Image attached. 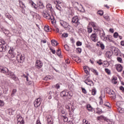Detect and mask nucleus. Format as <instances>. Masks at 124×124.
Instances as JSON below:
<instances>
[{"label": "nucleus", "instance_id": "1", "mask_svg": "<svg viewBox=\"0 0 124 124\" xmlns=\"http://www.w3.org/2000/svg\"><path fill=\"white\" fill-rule=\"evenodd\" d=\"M0 72L3 74H5V75H8L13 80H16L17 79V77L14 73L11 72V71H9L8 68L6 67H0Z\"/></svg>", "mask_w": 124, "mask_h": 124}, {"label": "nucleus", "instance_id": "2", "mask_svg": "<svg viewBox=\"0 0 124 124\" xmlns=\"http://www.w3.org/2000/svg\"><path fill=\"white\" fill-rule=\"evenodd\" d=\"M60 95L62 97H66L67 99H70L73 95L72 92H68L67 91H62L60 93Z\"/></svg>", "mask_w": 124, "mask_h": 124}, {"label": "nucleus", "instance_id": "3", "mask_svg": "<svg viewBox=\"0 0 124 124\" xmlns=\"http://www.w3.org/2000/svg\"><path fill=\"white\" fill-rule=\"evenodd\" d=\"M60 24L61 26H62V27L66 28L67 31H73V28H72V27H71V26L68 25V23L64 21L63 20H61Z\"/></svg>", "mask_w": 124, "mask_h": 124}, {"label": "nucleus", "instance_id": "4", "mask_svg": "<svg viewBox=\"0 0 124 124\" xmlns=\"http://www.w3.org/2000/svg\"><path fill=\"white\" fill-rule=\"evenodd\" d=\"M16 60L18 62L22 63L25 61V56L18 53L16 56Z\"/></svg>", "mask_w": 124, "mask_h": 124}, {"label": "nucleus", "instance_id": "5", "mask_svg": "<svg viewBox=\"0 0 124 124\" xmlns=\"http://www.w3.org/2000/svg\"><path fill=\"white\" fill-rule=\"evenodd\" d=\"M65 108L69 112V115H72V114H73V108H72V105H71V104L68 103L66 104Z\"/></svg>", "mask_w": 124, "mask_h": 124}, {"label": "nucleus", "instance_id": "6", "mask_svg": "<svg viewBox=\"0 0 124 124\" xmlns=\"http://www.w3.org/2000/svg\"><path fill=\"white\" fill-rule=\"evenodd\" d=\"M40 104H41V98H38L36 99L35 101L34 102V106L36 108L40 106Z\"/></svg>", "mask_w": 124, "mask_h": 124}, {"label": "nucleus", "instance_id": "7", "mask_svg": "<svg viewBox=\"0 0 124 124\" xmlns=\"http://www.w3.org/2000/svg\"><path fill=\"white\" fill-rule=\"evenodd\" d=\"M35 66L36 68H38V69H40V68L43 66V63L40 60H37L36 61Z\"/></svg>", "mask_w": 124, "mask_h": 124}, {"label": "nucleus", "instance_id": "8", "mask_svg": "<svg viewBox=\"0 0 124 124\" xmlns=\"http://www.w3.org/2000/svg\"><path fill=\"white\" fill-rule=\"evenodd\" d=\"M25 121H24V118L21 116H17V124H24Z\"/></svg>", "mask_w": 124, "mask_h": 124}, {"label": "nucleus", "instance_id": "9", "mask_svg": "<svg viewBox=\"0 0 124 124\" xmlns=\"http://www.w3.org/2000/svg\"><path fill=\"white\" fill-rule=\"evenodd\" d=\"M100 36L102 40H107V37H106V36L105 35V32H104V31H101L100 32Z\"/></svg>", "mask_w": 124, "mask_h": 124}, {"label": "nucleus", "instance_id": "10", "mask_svg": "<svg viewBox=\"0 0 124 124\" xmlns=\"http://www.w3.org/2000/svg\"><path fill=\"white\" fill-rule=\"evenodd\" d=\"M7 45H0V52H5L6 51Z\"/></svg>", "mask_w": 124, "mask_h": 124}, {"label": "nucleus", "instance_id": "11", "mask_svg": "<svg viewBox=\"0 0 124 124\" xmlns=\"http://www.w3.org/2000/svg\"><path fill=\"white\" fill-rule=\"evenodd\" d=\"M84 82L87 84V85H88L89 86H92V85L93 84V81L91 80V79L89 78L85 79Z\"/></svg>", "mask_w": 124, "mask_h": 124}, {"label": "nucleus", "instance_id": "12", "mask_svg": "<svg viewBox=\"0 0 124 124\" xmlns=\"http://www.w3.org/2000/svg\"><path fill=\"white\" fill-rule=\"evenodd\" d=\"M116 69L118 72H122L123 71V66L121 64H117Z\"/></svg>", "mask_w": 124, "mask_h": 124}, {"label": "nucleus", "instance_id": "13", "mask_svg": "<svg viewBox=\"0 0 124 124\" xmlns=\"http://www.w3.org/2000/svg\"><path fill=\"white\" fill-rule=\"evenodd\" d=\"M72 59L75 62H78V63H79L81 62V59H80V58H79L77 56H76V57L73 56Z\"/></svg>", "mask_w": 124, "mask_h": 124}, {"label": "nucleus", "instance_id": "14", "mask_svg": "<svg viewBox=\"0 0 124 124\" xmlns=\"http://www.w3.org/2000/svg\"><path fill=\"white\" fill-rule=\"evenodd\" d=\"M96 37H97V36H96V34L93 33L91 35V38L93 41H94V42H95L96 41Z\"/></svg>", "mask_w": 124, "mask_h": 124}, {"label": "nucleus", "instance_id": "15", "mask_svg": "<svg viewBox=\"0 0 124 124\" xmlns=\"http://www.w3.org/2000/svg\"><path fill=\"white\" fill-rule=\"evenodd\" d=\"M97 46H98V47H100L102 50H104V49H105V46H104V44L102 43L98 42L97 44Z\"/></svg>", "mask_w": 124, "mask_h": 124}, {"label": "nucleus", "instance_id": "16", "mask_svg": "<svg viewBox=\"0 0 124 124\" xmlns=\"http://www.w3.org/2000/svg\"><path fill=\"white\" fill-rule=\"evenodd\" d=\"M118 80V78L117 77H113L111 79V82L114 85H116L117 83V80Z\"/></svg>", "mask_w": 124, "mask_h": 124}, {"label": "nucleus", "instance_id": "17", "mask_svg": "<svg viewBox=\"0 0 124 124\" xmlns=\"http://www.w3.org/2000/svg\"><path fill=\"white\" fill-rule=\"evenodd\" d=\"M78 21H79V19L77 16H74L72 19V22H73V23H75V24H77V23H78Z\"/></svg>", "mask_w": 124, "mask_h": 124}, {"label": "nucleus", "instance_id": "18", "mask_svg": "<svg viewBox=\"0 0 124 124\" xmlns=\"http://www.w3.org/2000/svg\"><path fill=\"white\" fill-rule=\"evenodd\" d=\"M112 55H113V53L110 51H107L106 53V57L108 58V59H110V58L112 57Z\"/></svg>", "mask_w": 124, "mask_h": 124}, {"label": "nucleus", "instance_id": "19", "mask_svg": "<svg viewBox=\"0 0 124 124\" xmlns=\"http://www.w3.org/2000/svg\"><path fill=\"white\" fill-rule=\"evenodd\" d=\"M47 121L49 124H53V119H52V117H51V115L48 116L47 119Z\"/></svg>", "mask_w": 124, "mask_h": 124}, {"label": "nucleus", "instance_id": "20", "mask_svg": "<svg viewBox=\"0 0 124 124\" xmlns=\"http://www.w3.org/2000/svg\"><path fill=\"white\" fill-rule=\"evenodd\" d=\"M89 26H90V27L91 26H92V27H93L94 31H99L98 29H96V27H95V23H94V22L90 23Z\"/></svg>", "mask_w": 124, "mask_h": 124}, {"label": "nucleus", "instance_id": "21", "mask_svg": "<svg viewBox=\"0 0 124 124\" xmlns=\"http://www.w3.org/2000/svg\"><path fill=\"white\" fill-rule=\"evenodd\" d=\"M87 109L89 112H93V107L91 105H87Z\"/></svg>", "mask_w": 124, "mask_h": 124}, {"label": "nucleus", "instance_id": "22", "mask_svg": "<svg viewBox=\"0 0 124 124\" xmlns=\"http://www.w3.org/2000/svg\"><path fill=\"white\" fill-rule=\"evenodd\" d=\"M46 8L48 9V10H49V11H50V12H51V11L53 10V9L52 8V5L50 4H48L46 5Z\"/></svg>", "mask_w": 124, "mask_h": 124}, {"label": "nucleus", "instance_id": "23", "mask_svg": "<svg viewBox=\"0 0 124 124\" xmlns=\"http://www.w3.org/2000/svg\"><path fill=\"white\" fill-rule=\"evenodd\" d=\"M51 44L53 46H57L58 45V42L55 40H51Z\"/></svg>", "mask_w": 124, "mask_h": 124}, {"label": "nucleus", "instance_id": "24", "mask_svg": "<svg viewBox=\"0 0 124 124\" xmlns=\"http://www.w3.org/2000/svg\"><path fill=\"white\" fill-rule=\"evenodd\" d=\"M97 119L98 120H106V117H105L103 115H102L101 116H98Z\"/></svg>", "mask_w": 124, "mask_h": 124}, {"label": "nucleus", "instance_id": "25", "mask_svg": "<svg viewBox=\"0 0 124 124\" xmlns=\"http://www.w3.org/2000/svg\"><path fill=\"white\" fill-rule=\"evenodd\" d=\"M57 55L59 56V57H62V51H61V49H58L56 52Z\"/></svg>", "mask_w": 124, "mask_h": 124}, {"label": "nucleus", "instance_id": "26", "mask_svg": "<svg viewBox=\"0 0 124 124\" xmlns=\"http://www.w3.org/2000/svg\"><path fill=\"white\" fill-rule=\"evenodd\" d=\"M45 31H51V29L49 28V26L46 25V26L45 27Z\"/></svg>", "mask_w": 124, "mask_h": 124}, {"label": "nucleus", "instance_id": "27", "mask_svg": "<svg viewBox=\"0 0 124 124\" xmlns=\"http://www.w3.org/2000/svg\"><path fill=\"white\" fill-rule=\"evenodd\" d=\"M83 69H84V72H85V73H86V74H89L90 72H89V71H88V69H89V67H84Z\"/></svg>", "mask_w": 124, "mask_h": 124}, {"label": "nucleus", "instance_id": "28", "mask_svg": "<svg viewBox=\"0 0 124 124\" xmlns=\"http://www.w3.org/2000/svg\"><path fill=\"white\" fill-rule=\"evenodd\" d=\"M105 71L108 75H111V71L109 70L108 68H105Z\"/></svg>", "mask_w": 124, "mask_h": 124}, {"label": "nucleus", "instance_id": "29", "mask_svg": "<svg viewBox=\"0 0 124 124\" xmlns=\"http://www.w3.org/2000/svg\"><path fill=\"white\" fill-rule=\"evenodd\" d=\"M104 18H105V19L106 20H107V21H110V17H109V16H108V15L106 14L104 16Z\"/></svg>", "mask_w": 124, "mask_h": 124}, {"label": "nucleus", "instance_id": "30", "mask_svg": "<svg viewBox=\"0 0 124 124\" xmlns=\"http://www.w3.org/2000/svg\"><path fill=\"white\" fill-rule=\"evenodd\" d=\"M92 93L93 95H95L96 94V90L95 89H92Z\"/></svg>", "mask_w": 124, "mask_h": 124}, {"label": "nucleus", "instance_id": "31", "mask_svg": "<svg viewBox=\"0 0 124 124\" xmlns=\"http://www.w3.org/2000/svg\"><path fill=\"white\" fill-rule=\"evenodd\" d=\"M54 88H56V89H57V90H59V89H60V88H61V85L59 83H57L56 84L55 86H54Z\"/></svg>", "mask_w": 124, "mask_h": 124}, {"label": "nucleus", "instance_id": "32", "mask_svg": "<svg viewBox=\"0 0 124 124\" xmlns=\"http://www.w3.org/2000/svg\"><path fill=\"white\" fill-rule=\"evenodd\" d=\"M62 119H63L64 122H66L67 121H68V118H67V117H66L65 116H62Z\"/></svg>", "mask_w": 124, "mask_h": 124}, {"label": "nucleus", "instance_id": "33", "mask_svg": "<svg viewBox=\"0 0 124 124\" xmlns=\"http://www.w3.org/2000/svg\"><path fill=\"white\" fill-rule=\"evenodd\" d=\"M44 17L45 18H50L51 16L48 14H44Z\"/></svg>", "mask_w": 124, "mask_h": 124}, {"label": "nucleus", "instance_id": "34", "mask_svg": "<svg viewBox=\"0 0 124 124\" xmlns=\"http://www.w3.org/2000/svg\"><path fill=\"white\" fill-rule=\"evenodd\" d=\"M17 92V90L16 89H13V91L12 92L11 96H14V94L16 93V92Z\"/></svg>", "mask_w": 124, "mask_h": 124}, {"label": "nucleus", "instance_id": "35", "mask_svg": "<svg viewBox=\"0 0 124 124\" xmlns=\"http://www.w3.org/2000/svg\"><path fill=\"white\" fill-rule=\"evenodd\" d=\"M105 106L107 107H108L109 108H111V105H110V103L106 102L105 103Z\"/></svg>", "mask_w": 124, "mask_h": 124}, {"label": "nucleus", "instance_id": "36", "mask_svg": "<svg viewBox=\"0 0 124 124\" xmlns=\"http://www.w3.org/2000/svg\"><path fill=\"white\" fill-rule=\"evenodd\" d=\"M0 45H6V44H5L4 41L0 40Z\"/></svg>", "mask_w": 124, "mask_h": 124}, {"label": "nucleus", "instance_id": "37", "mask_svg": "<svg viewBox=\"0 0 124 124\" xmlns=\"http://www.w3.org/2000/svg\"><path fill=\"white\" fill-rule=\"evenodd\" d=\"M101 108H97V111H96V113L97 114H100V113L101 112Z\"/></svg>", "mask_w": 124, "mask_h": 124}, {"label": "nucleus", "instance_id": "38", "mask_svg": "<svg viewBox=\"0 0 124 124\" xmlns=\"http://www.w3.org/2000/svg\"><path fill=\"white\" fill-rule=\"evenodd\" d=\"M64 49L66 50V51L69 50V46L67 45H65L64 46Z\"/></svg>", "mask_w": 124, "mask_h": 124}, {"label": "nucleus", "instance_id": "39", "mask_svg": "<svg viewBox=\"0 0 124 124\" xmlns=\"http://www.w3.org/2000/svg\"><path fill=\"white\" fill-rule=\"evenodd\" d=\"M113 36L115 38H118V36H119V33H118L117 32H115L113 34Z\"/></svg>", "mask_w": 124, "mask_h": 124}, {"label": "nucleus", "instance_id": "40", "mask_svg": "<svg viewBox=\"0 0 124 124\" xmlns=\"http://www.w3.org/2000/svg\"><path fill=\"white\" fill-rule=\"evenodd\" d=\"M103 11L102 10H99V11H98V14H99V15H100V16H102V15H103Z\"/></svg>", "mask_w": 124, "mask_h": 124}, {"label": "nucleus", "instance_id": "41", "mask_svg": "<svg viewBox=\"0 0 124 124\" xmlns=\"http://www.w3.org/2000/svg\"><path fill=\"white\" fill-rule=\"evenodd\" d=\"M31 84H32V81H29V79L28 81H27L26 82V85H27V86H29L30 85H31Z\"/></svg>", "mask_w": 124, "mask_h": 124}, {"label": "nucleus", "instance_id": "42", "mask_svg": "<svg viewBox=\"0 0 124 124\" xmlns=\"http://www.w3.org/2000/svg\"><path fill=\"white\" fill-rule=\"evenodd\" d=\"M104 97H105V93H101V94L99 97V98H104Z\"/></svg>", "mask_w": 124, "mask_h": 124}, {"label": "nucleus", "instance_id": "43", "mask_svg": "<svg viewBox=\"0 0 124 124\" xmlns=\"http://www.w3.org/2000/svg\"><path fill=\"white\" fill-rule=\"evenodd\" d=\"M4 33H5V35L7 36H10V35H11L9 31L4 32Z\"/></svg>", "mask_w": 124, "mask_h": 124}, {"label": "nucleus", "instance_id": "44", "mask_svg": "<svg viewBox=\"0 0 124 124\" xmlns=\"http://www.w3.org/2000/svg\"><path fill=\"white\" fill-rule=\"evenodd\" d=\"M76 52L77 53H81V52H82V49H81L80 48H77L76 49Z\"/></svg>", "mask_w": 124, "mask_h": 124}, {"label": "nucleus", "instance_id": "45", "mask_svg": "<svg viewBox=\"0 0 124 124\" xmlns=\"http://www.w3.org/2000/svg\"><path fill=\"white\" fill-rule=\"evenodd\" d=\"M54 2L55 3H57V4H61V3H62V1L59 0H55Z\"/></svg>", "mask_w": 124, "mask_h": 124}, {"label": "nucleus", "instance_id": "46", "mask_svg": "<svg viewBox=\"0 0 124 124\" xmlns=\"http://www.w3.org/2000/svg\"><path fill=\"white\" fill-rule=\"evenodd\" d=\"M31 4L32 6L33 7H34V8H37V6H36V5L33 2H32L31 3Z\"/></svg>", "mask_w": 124, "mask_h": 124}, {"label": "nucleus", "instance_id": "47", "mask_svg": "<svg viewBox=\"0 0 124 124\" xmlns=\"http://www.w3.org/2000/svg\"><path fill=\"white\" fill-rule=\"evenodd\" d=\"M4 106V102L0 100V106L2 107Z\"/></svg>", "mask_w": 124, "mask_h": 124}, {"label": "nucleus", "instance_id": "48", "mask_svg": "<svg viewBox=\"0 0 124 124\" xmlns=\"http://www.w3.org/2000/svg\"><path fill=\"white\" fill-rule=\"evenodd\" d=\"M81 91L83 93H87V90L84 88H81Z\"/></svg>", "mask_w": 124, "mask_h": 124}, {"label": "nucleus", "instance_id": "49", "mask_svg": "<svg viewBox=\"0 0 124 124\" xmlns=\"http://www.w3.org/2000/svg\"><path fill=\"white\" fill-rule=\"evenodd\" d=\"M77 46H82V42L80 41H78L77 42Z\"/></svg>", "mask_w": 124, "mask_h": 124}, {"label": "nucleus", "instance_id": "50", "mask_svg": "<svg viewBox=\"0 0 124 124\" xmlns=\"http://www.w3.org/2000/svg\"><path fill=\"white\" fill-rule=\"evenodd\" d=\"M117 60L118 61V62H122V58L121 57H117Z\"/></svg>", "mask_w": 124, "mask_h": 124}, {"label": "nucleus", "instance_id": "51", "mask_svg": "<svg viewBox=\"0 0 124 124\" xmlns=\"http://www.w3.org/2000/svg\"><path fill=\"white\" fill-rule=\"evenodd\" d=\"M62 36L63 37H67V36H68V34H67L66 33H64L62 34Z\"/></svg>", "mask_w": 124, "mask_h": 124}, {"label": "nucleus", "instance_id": "52", "mask_svg": "<svg viewBox=\"0 0 124 124\" xmlns=\"http://www.w3.org/2000/svg\"><path fill=\"white\" fill-rule=\"evenodd\" d=\"M88 31H93V29L91 28V27L89 25L87 28Z\"/></svg>", "mask_w": 124, "mask_h": 124}, {"label": "nucleus", "instance_id": "53", "mask_svg": "<svg viewBox=\"0 0 124 124\" xmlns=\"http://www.w3.org/2000/svg\"><path fill=\"white\" fill-rule=\"evenodd\" d=\"M7 92H8V88H5V89H4L3 90L4 93L6 94V93H7Z\"/></svg>", "mask_w": 124, "mask_h": 124}, {"label": "nucleus", "instance_id": "54", "mask_svg": "<svg viewBox=\"0 0 124 124\" xmlns=\"http://www.w3.org/2000/svg\"><path fill=\"white\" fill-rule=\"evenodd\" d=\"M116 104L117 107H121V102H117Z\"/></svg>", "mask_w": 124, "mask_h": 124}, {"label": "nucleus", "instance_id": "55", "mask_svg": "<svg viewBox=\"0 0 124 124\" xmlns=\"http://www.w3.org/2000/svg\"><path fill=\"white\" fill-rule=\"evenodd\" d=\"M65 63H66L67 64H69V63H70V61H69V59H66V60H65Z\"/></svg>", "mask_w": 124, "mask_h": 124}, {"label": "nucleus", "instance_id": "56", "mask_svg": "<svg viewBox=\"0 0 124 124\" xmlns=\"http://www.w3.org/2000/svg\"><path fill=\"white\" fill-rule=\"evenodd\" d=\"M50 51H51L52 54H56V50L54 49H53L52 48H50Z\"/></svg>", "mask_w": 124, "mask_h": 124}, {"label": "nucleus", "instance_id": "57", "mask_svg": "<svg viewBox=\"0 0 124 124\" xmlns=\"http://www.w3.org/2000/svg\"><path fill=\"white\" fill-rule=\"evenodd\" d=\"M83 123L85 124H90V123H89V122H88V121L86 120V119H84L83 120Z\"/></svg>", "mask_w": 124, "mask_h": 124}, {"label": "nucleus", "instance_id": "58", "mask_svg": "<svg viewBox=\"0 0 124 124\" xmlns=\"http://www.w3.org/2000/svg\"><path fill=\"white\" fill-rule=\"evenodd\" d=\"M49 93V96L48 97V99H52V95H51V94L52 93V92H50Z\"/></svg>", "mask_w": 124, "mask_h": 124}, {"label": "nucleus", "instance_id": "59", "mask_svg": "<svg viewBox=\"0 0 124 124\" xmlns=\"http://www.w3.org/2000/svg\"><path fill=\"white\" fill-rule=\"evenodd\" d=\"M46 42H47V41H46V40H41V44H42V43L45 44L46 43Z\"/></svg>", "mask_w": 124, "mask_h": 124}, {"label": "nucleus", "instance_id": "60", "mask_svg": "<svg viewBox=\"0 0 124 124\" xmlns=\"http://www.w3.org/2000/svg\"><path fill=\"white\" fill-rule=\"evenodd\" d=\"M100 99V104H103V100H102V98H99Z\"/></svg>", "mask_w": 124, "mask_h": 124}, {"label": "nucleus", "instance_id": "61", "mask_svg": "<svg viewBox=\"0 0 124 124\" xmlns=\"http://www.w3.org/2000/svg\"><path fill=\"white\" fill-rule=\"evenodd\" d=\"M54 31H59L60 30H59V28H58V27H55L54 29Z\"/></svg>", "mask_w": 124, "mask_h": 124}, {"label": "nucleus", "instance_id": "62", "mask_svg": "<svg viewBox=\"0 0 124 124\" xmlns=\"http://www.w3.org/2000/svg\"><path fill=\"white\" fill-rule=\"evenodd\" d=\"M93 73L95 74V75H98V72H97V71L96 70H95Z\"/></svg>", "mask_w": 124, "mask_h": 124}, {"label": "nucleus", "instance_id": "63", "mask_svg": "<svg viewBox=\"0 0 124 124\" xmlns=\"http://www.w3.org/2000/svg\"><path fill=\"white\" fill-rule=\"evenodd\" d=\"M120 90H121V91H122V92H124V88L123 86H121L120 87Z\"/></svg>", "mask_w": 124, "mask_h": 124}, {"label": "nucleus", "instance_id": "64", "mask_svg": "<svg viewBox=\"0 0 124 124\" xmlns=\"http://www.w3.org/2000/svg\"><path fill=\"white\" fill-rule=\"evenodd\" d=\"M121 45H122V46H124V41H122L121 42Z\"/></svg>", "mask_w": 124, "mask_h": 124}]
</instances>
